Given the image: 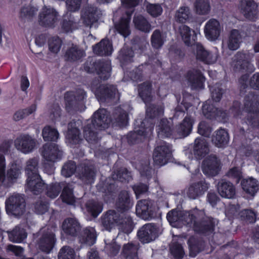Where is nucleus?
I'll return each instance as SVG.
<instances>
[{"mask_svg":"<svg viewBox=\"0 0 259 259\" xmlns=\"http://www.w3.org/2000/svg\"><path fill=\"white\" fill-rule=\"evenodd\" d=\"M166 218L172 227H179L184 224L204 235L212 233L218 224L217 220L206 216L203 210L197 208L188 211L172 209L167 213Z\"/></svg>","mask_w":259,"mask_h":259,"instance_id":"nucleus-1","label":"nucleus"},{"mask_svg":"<svg viewBox=\"0 0 259 259\" xmlns=\"http://www.w3.org/2000/svg\"><path fill=\"white\" fill-rule=\"evenodd\" d=\"M130 176L125 169H121L112 176V179L109 178L107 179L104 183L99 185V189L100 191L105 194V196H112V194L116 191V183L114 180L120 182L129 181Z\"/></svg>","mask_w":259,"mask_h":259,"instance_id":"nucleus-2","label":"nucleus"},{"mask_svg":"<svg viewBox=\"0 0 259 259\" xmlns=\"http://www.w3.org/2000/svg\"><path fill=\"white\" fill-rule=\"evenodd\" d=\"M38 237L37 245L42 251L49 253L54 248L56 242L54 231L52 228L44 227L36 234Z\"/></svg>","mask_w":259,"mask_h":259,"instance_id":"nucleus-3","label":"nucleus"},{"mask_svg":"<svg viewBox=\"0 0 259 259\" xmlns=\"http://www.w3.org/2000/svg\"><path fill=\"white\" fill-rule=\"evenodd\" d=\"M26 203L24 197L19 194H13L5 201V209L9 215H22L25 211Z\"/></svg>","mask_w":259,"mask_h":259,"instance_id":"nucleus-4","label":"nucleus"},{"mask_svg":"<svg viewBox=\"0 0 259 259\" xmlns=\"http://www.w3.org/2000/svg\"><path fill=\"white\" fill-rule=\"evenodd\" d=\"M257 103L254 97L251 96L245 98L244 109L248 112L246 122L252 128H259V112L257 110Z\"/></svg>","mask_w":259,"mask_h":259,"instance_id":"nucleus-5","label":"nucleus"},{"mask_svg":"<svg viewBox=\"0 0 259 259\" xmlns=\"http://www.w3.org/2000/svg\"><path fill=\"white\" fill-rule=\"evenodd\" d=\"M172 156L170 145L165 142L158 144L153 153V159L154 163L159 166L166 164Z\"/></svg>","mask_w":259,"mask_h":259,"instance_id":"nucleus-6","label":"nucleus"},{"mask_svg":"<svg viewBox=\"0 0 259 259\" xmlns=\"http://www.w3.org/2000/svg\"><path fill=\"white\" fill-rule=\"evenodd\" d=\"M92 90L98 100L101 102L108 101L113 99H118L119 98L117 89L113 85L100 84L97 88L93 84Z\"/></svg>","mask_w":259,"mask_h":259,"instance_id":"nucleus-7","label":"nucleus"},{"mask_svg":"<svg viewBox=\"0 0 259 259\" xmlns=\"http://www.w3.org/2000/svg\"><path fill=\"white\" fill-rule=\"evenodd\" d=\"M96 70L99 77L103 79H107L110 76L111 65L108 61L99 60L93 64L87 62L84 65V69L89 73Z\"/></svg>","mask_w":259,"mask_h":259,"instance_id":"nucleus-8","label":"nucleus"},{"mask_svg":"<svg viewBox=\"0 0 259 259\" xmlns=\"http://www.w3.org/2000/svg\"><path fill=\"white\" fill-rule=\"evenodd\" d=\"M233 63V69L236 72H252L255 69L249 58V55L243 52H238L235 55Z\"/></svg>","mask_w":259,"mask_h":259,"instance_id":"nucleus-9","label":"nucleus"},{"mask_svg":"<svg viewBox=\"0 0 259 259\" xmlns=\"http://www.w3.org/2000/svg\"><path fill=\"white\" fill-rule=\"evenodd\" d=\"M136 212L137 215L143 220H151L155 217L154 202L150 199L138 201L136 205Z\"/></svg>","mask_w":259,"mask_h":259,"instance_id":"nucleus-10","label":"nucleus"},{"mask_svg":"<svg viewBox=\"0 0 259 259\" xmlns=\"http://www.w3.org/2000/svg\"><path fill=\"white\" fill-rule=\"evenodd\" d=\"M62 155V150L56 144H46L42 147L41 155L45 160L48 162L54 163L61 159Z\"/></svg>","mask_w":259,"mask_h":259,"instance_id":"nucleus-11","label":"nucleus"},{"mask_svg":"<svg viewBox=\"0 0 259 259\" xmlns=\"http://www.w3.org/2000/svg\"><path fill=\"white\" fill-rule=\"evenodd\" d=\"M101 15V12L97 8L88 5L82 10L81 18L85 26L91 27L98 21Z\"/></svg>","mask_w":259,"mask_h":259,"instance_id":"nucleus-12","label":"nucleus"},{"mask_svg":"<svg viewBox=\"0 0 259 259\" xmlns=\"http://www.w3.org/2000/svg\"><path fill=\"white\" fill-rule=\"evenodd\" d=\"M15 146L17 150L24 154L31 152L36 146V141L28 135H22L15 141Z\"/></svg>","mask_w":259,"mask_h":259,"instance_id":"nucleus-13","label":"nucleus"},{"mask_svg":"<svg viewBox=\"0 0 259 259\" xmlns=\"http://www.w3.org/2000/svg\"><path fill=\"white\" fill-rule=\"evenodd\" d=\"M137 236L139 240L144 243L154 240L157 237L156 226L151 223L144 225L138 230Z\"/></svg>","mask_w":259,"mask_h":259,"instance_id":"nucleus-14","label":"nucleus"},{"mask_svg":"<svg viewBox=\"0 0 259 259\" xmlns=\"http://www.w3.org/2000/svg\"><path fill=\"white\" fill-rule=\"evenodd\" d=\"M89 121L97 126L99 130H103L109 126L111 120L109 117L108 112L106 109H99L95 112L92 119Z\"/></svg>","mask_w":259,"mask_h":259,"instance_id":"nucleus-15","label":"nucleus"},{"mask_svg":"<svg viewBox=\"0 0 259 259\" xmlns=\"http://www.w3.org/2000/svg\"><path fill=\"white\" fill-rule=\"evenodd\" d=\"M196 51V56L197 60H200L206 64H213L218 59L217 52L212 53L205 50L199 43H196L193 46Z\"/></svg>","mask_w":259,"mask_h":259,"instance_id":"nucleus-16","label":"nucleus"},{"mask_svg":"<svg viewBox=\"0 0 259 259\" xmlns=\"http://www.w3.org/2000/svg\"><path fill=\"white\" fill-rule=\"evenodd\" d=\"M221 30L220 22L215 19H211L208 21L204 29L206 37L211 41H214L219 38Z\"/></svg>","mask_w":259,"mask_h":259,"instance_id":"nucleus-17","label":"nucleus"},{"mask_svg":"<svg viewBox=\"0 0 259 259\" xmlns=\"http://www.w3.org/2000/svg\"><path fill=\"white\" fill-rule=\"evenodd\" d=\"M204 174L208 176H215L220 170V161L215 155H210L203 162Z\"/></svg>","mask_w":259,"mask_h":259,"instance_id":"nucleus-18","label":"nucleus"},{"mask_svg":"<svg viewBox=\"0 0 259 259\" xmlns=\"http://www.w3.org/2000/svg\"><path fill=\"white\" fill-rule=\"evenodd\" d=\"M239 8L246 18L253 20L257 13L258 5L254 0H241Z\"/></svg>","mask_w":259,"mask_h":259,"instance_id":"nucleus-19","label":"nucleus"},{"mask_svg":"<svg viewBox=\"0 0 259 259\" xmlns=\"http://www.w3.org/2000/svg\"><path fill=\"white\" fill-rule=\"evenodd\" d=\"M242 42V35L238 29H232L230 31L228 38L223 42V47L226 46L231 51H236L240 47Z\"/></svg>","mask_w":259,"mask_h":259,"instance_id":"nucleus-20","label":"nucleus"},{"mask_svg":"<svg viewBox=\"0 0 259 259\" xmlns=\"http://www.w3.org/2000/svg\"><path fill=\"white\" fill-rule=\"evenodd\" d=\"M194 122V120L191 116H186L176 126L174 135L177 138H184L188 136L191 132Z\"/></svg>","mask_w":259,"mask_h":259,"instance_id":"nucleus-21","label":"nucleus"},{"mask_svg":"<svg viewBox=\"0 0 259 259\" xmlns=\"http://www.w3.org/2000/svg\"><path fill=\"white\" fill-rule=\"evenodd\" d=\"M62 229L66 235L75 237L80 232L81 226L76 218H67L63 222Z\"/></svg>","mask_w":259,"mask_h":259,"instance_id":"nucleus-22","label":"nucleus"},{"mask_svg":"<svg viewBox=\"0 0 259 259\" xmlns=\"http://www.w3.org/2000/svg\"><path fill=\"white\" fill-rule=\"evenodd\" d=\"M209 188V184L205 180H201L198 182L192 183L187 189V196L192 199H195L206 192Z\"/></svg>","mask_w":259,"mask_h":259,"instance_id":"nucleus-23","label":"nucleus"},{"mask_svg":"<svg viewBox=\"0 0 259 259\" xmlns=\"http://www.w3.org/2000/svg\"><path fill=\"white\" fill-rule=\"evenodd\" d=\"M77 175L79 178L85 184H91L94 182L96 171L92 165L80 164L77 168Z\"/></svg>","mask_w":259,"mask_h":259,"instance_id":"nucleus-24","label":"nucleus"},{"mask_svg":"<svg viewBox=\"0 0 259 259\" xmlns=\"http://www.w3.org/2000/svg\"><path fill=\"white\" fill-rule=\"evenodd\" d=\"M186 77L192 89L203 88L205 78L200 70L196 69L189 70Z\"/></svg>","mask_w":259,"mask_h":259,"instance_id":"nucleus-25","label":"nucleus"},{"mask_svg":"<svg viewBox=\"0 0 259 259\" xmlns=\"http://www.w3.org/2000/svg\"><path fill=\"white\" fill-rule=\"evenodd\" d=\"M39 17L41 25L51 26L57 20V13L53 8L45 7L42 9Z\"/></svg>","mask_w":259,"mask_h":259,"instance_id":"nucleus-26","label":"nucleus"},{"mask_svg":"<svg viewBox=\"0 0 259 259\" xmlns=\"http://www.w3.org/2000/svg\"><path fill=\"white\" fill-rule=\"evenodd\" d=\"M45 184L41 179L40 175L31 176L27 178L26 189L32 192L34 194H38L45 188Z\"/></svg>","mask_w":259,"mask_h":259,"instance_id":"nucleus-27","label":"nucleus"},{"mask_svg":"<svg viewBox=\"0 0 259 259\" xmlns=\"http://www.w3.org/2000/svg\"><path fill=\"white\" fill-rule=\"evenodd\" d=\"M120 214L114 210H109L101 219L103 227L107 230L110 231L115 225L118 226Z\"/></svg>","mask_w":259,"mask_h":259,"instance_id":"nucleus-28","label":"nucleus"},{"mask_svg":"<svg viewBox=\"0 0 259 259\" xmlns=\"http://www.w3.org/2000/svg\"><path fill=\"white\" fill-rule=\"evenodd\" d=\"M133 12V10L126 12V15L122 17L118 23L115 24L116 30L124 37H127L131 34L130 22Z\"/></svg>","mask_w":259,"mask_h":259,"instance_id":"nucleus-29","label":"nucleus"},{"mask_svg":"<svg viewBox=\"0 0 259 259\" xmlns=\"http://www.w3.org/2000/svg\"><path fill=\"white\" fill-rule=\"evenodd\" d=\"M84 55L85 53L82 49L76 45L71 44L66 48L64 58L67 61L74 62L80 60Z\"/></svg>","mask_w":259,"mask_h":259,"instance_id":"nucleus-30","label":"nucleus"},{"mask_svg":"<svg viewBox=\"0 0 259 259\" xmlns=\"http://www.w3.org/2000/svg\"><path fill=\"white\" fill-rule=\"evenodd\" d=\"M209 152L208 145L206 141L202 138L195 139L193 146V152L197 159L204 157Z\"/></svg>","mask_w":259,"mask_h":259,"instance_id":"nucleus-31","label":"nucleus"},{"mask_svg":"<svg viewBox=\"0 0 259 259\" xmlns=\"http://www.w3.org/2000/svg\"><path fill=\"white\" fill-rule=\"evenodd\" d=\"M85 97V93L81 89H78L75 92H67L64 96L66 105L70 107L75 106L78 102L83 101Z\"/></svg>","mask_w":259,"mask_h":259,"instance_id":"nucleus-32","label":"nucleus"},{"mask_svg":"<svg viewBox=\"0 0 259 259\" xmlns=\"http://www.w3.org/2000/svg\"><path fill=\"white\" fill-rule=\"evenodd\" d=\"M218 191L222 197L229 199L233 198L236 193L233 184L225 180H221L218 183Z\"/></svg>","mask_w":259,"mask_h":259,"instance_id":"nucleus-33","label":"nucleus"},{"mask_svg":"<svg viewBox=\"0 0 259 259\" xmlns=\"http://www.w3.org/2000/svg\"><path fill=\"white\" fill-rule=\"evenodd\" d=\"M97 130H99L98 128L93 125V123L90 122L89 120L87 121L83 127V135L84 138L89 143L95 144L99 141Z\"/></svg>","mask_w":259,"mask_h":259,"instance_id":"nucleus-34","label":"nucleus"},{"mask_svg":"<svg viewBox=\"0 0 259 259\" xmlns=\"http://www.w3.org/2000/svg\"><path fill=\"white\" fill-rule=\"evenodd\" d=\"M153 127L154 125L152 124L144 130L142 129L130 132L127 137L128 142L130 144H133L141 141L143 138H144L151 134Z\"/></svg>","mask_w":259,"mask_h":259,"instance_id":"nucleus-35","label":"nucleus"},{"mask_svg":"<svg viewBox=\"0 0 259 259\" xmlns=\"http://www.w3.org/2000/svg\"><path fill=\"white\" fill-rule=\"evenodd\" d=\"M38 157H33L28 159L25 162L24 171L27 177L39 175Z\"/></svg>","mask_w":259,"mask_h":259,"instance_id":"nucleus-36","label":"nucleus"},{"mask_svg":"<svg viewBox=\"0 0 259 259\" xmlns=\"http://www.w3.org/2000/svg\"><path fill=\"white\" fill-rule=\"evenodd\" d=\"M139 249V243L138 242H128L123 246L121 254L126 259H138Z\"/></svg>","mask_w":259,"mask_h":259,"instance_id":"nucleus-37","label":"nucleus"},{"mask_svg":"<svg viewBox=\"0 0 259 259\" xmlns=\"http://www.w3.org/2000/svg\"><path fill=\"white\" fill-rule=\"evenodd\" d=\"M241 184L243 190L251 196H254L259 190L258 181L252 177L242 180Z\"/></svg>","mask_w":259,"mask_h":259,"instance_id":"nucleus-38","label":"nucleus"},{"mask_svg":"<svg viewBox=\"0 0 259 259\" xmlns=\"http://www.w3.org/2000/svg\"><path fill=\"white\" fill-rule=\"evenodd\" d=\"M229 140L228 133L222 128L215 131L212 137V143L219 148L225 147L228 143Z\"/></svg>","mask_w":259,"mask_h":259,"instance_id":"nucleus-39","label":"nucleus"},{"mask_svg":"<svg viewBox=\"0 0 259 259\" xmlns=\"http://www.w3.org/2000/svg\"><path fill=\"white\" fill-rule=\"evenodd\" d=\"M93 50L94 53L98 55L109 56L111 54L113 49L109 40L103 39L93 47Z\"/></svg>","mask_w":259,"mask_h":259,"instance_id":"nucleus-40","label":"nucleus"},{"mask_svg":"<svg viewBox=\"0 0 259 259\" xmlns=\"http://www.w3.org/2000/svg\"><path fill=\"white\" fill-rule=\"evenodd\" d=\"M133 22L135 28L142 32L149 33L152 29L151 24L141 15L134 16Z\"/></svg>","mask_w":259,"mask_h":259,"instance_id":"nucleus-41","label":"nucleus"},{"mask_svg":"<svg viewBox=\"0 0 259 259\" xmlns=\"http://www.w3.org/2000/svg\"><path fill=\"white\" fill-rule=\"evenodd\" d=\"M96 237V231L92 227H88L83 229L79 236L81 243H85L89 246H91L95 243Z\"/></svg>","mask_w":259,"mask_h":259,"instance_id":"nucleus-42","label":"nucleus"},{"mask_svg":"<svg viewBox=\"0 0 259 259\" xmlns=\"http://www.w3.org/2000/svg\"><path fill=\"white\" fill-rule=\"evenodd\" d=\"M151 87L150 82H145L139 85V95L146 104L151 102L153 99Z\"/></svg>","mask_w":259,"mask_h":259,"instance_id":"nucleus-43","label":"nucleus"},{"mask_svg":"<svg viewBox=\"0 0 259 259\" xmlns=\"http://www.w3.org/2000/svg\"><path fill=\"white\" fill-rule=\"evenodd\" d=\"M194 12L198 15L204 16L208 14L211 10L209 0H195L193 4Z\"/></svg>","mask_w":259,"mask_h":259,"instance_id":"nucleus-44","label":"nucleus"},{"mask_svg":"<svg viewBox=\"0 0 259 259\" xmlns=\"http://www.w3.org/2000/svg\"><path fill=\"white\" fill-rule=\"evenodd\" d=\"M171 127V122L166 119H162L157 128L158 136L161 138L170 137L174 133Z\"/></svg>","mask_w":259,"mask_h":259,"instance_id":"nucleus-45","label":"nucleus"},{"mask_svg":"<svg viewBox=\"0 0 259 259\" xmlns=\"http://www.w3.org/2000/svg\"><path fill=\"white\" fill-rule=\"evenodd\" d=\"M111 121L118 126L122 127L125 126L128 122L127 114L126 112L120 107L116 108L113 113Z\"/></svg>","mask_w":259,"mask_h":259,"instance_id":"nucleus-46","label":"nucleus"},{"mask_svg":"<svg viewBox=\"0 0 259 259\" xmlns=\"http://www.w3.org/2000/svg\"><path fill=\"white\" fill-rule=\"evenodd\" d=\"M116 204L117 207L123 211L128 210L132 207V203L127 191H123L120 193Z\"/></svg>","mask_w":259,"mask_h":259,"instance_id":"nucleus-47","label":"nucleus"},{"mask_svg":"<svg viewBox=\"0 0 259 259\" xmlns=\"http://www.w3.org/2000/svg\"><path fill=\"white\" fill-rule=\"evenodd\" d=\"M188 244L190 249V255L191 256H195L197 253L203 249L204 247V242L202 240L193 236L189 239Z\"/></svg>","mask_w":259,"mask_h":259,"instance_id":"nucleus-48","label":"nucleus"},{"mask_svg":"<svg viewBox=\"0 0 259 259\" xmlns=\"http://www.w3.org/2000/svg\"><path fill=\"white\" fill-rule=\"evenodd\" d=\"M9 238L12 242L20 243L22 242L27 237L24 229L16 226L11 231L8 232Z\"/></svg>","mask_w":259,"mask_h":259,"instance_id":"nucleus-49","label":"nucleus"},{"mask_svg":"<svg viewBox=\"0 0 259 259\" xmlns=\"http://www.w3.org/2000/svg\"><path fill=\"white\" fill-rule=\"evenodd\" d=\"M118 226L119 229L123 232L128 234L133 231L134 228V224L131 217L124 214L121 215L120 214Z\"/></svg>","mask_w":259,"mask_h":259,"instance_id":"nucleus-50","label":"nucleus"},{"mask_svg":"<svg viewBox=\"0 0 259 259\" xmlns=\"http://www.w3.org/2000/svg\"><path fill=\"white\" fill-rule=\"evenodd\" d=\"M191 16L190 9L188 6H182L178 9L175 14L174 18L177 22L185 23Z\"/></svg>","mask_w":259,"mask_h":259,"instance_id":"nucleus-51","label":"nucleus"},{"mask_svg":"<svg viewBox=\"0 0 259 259\" xmlns=\"http://www.w3.org/2000/svg\"><path fill=\"white\" fill-rule=\"evenodd\" d=\"M77 19H75L74 17L70 14H67L64 16L62 22V28L66 32L72 31L73 30L77 28Z\"/></svg>","mask_w":259,"mask_h":259,"instance_id":"nucleus-52","label":"nucleus"},{"mask_svg":"<svg viewBox=\"0 0 259 259\" xmlns=\"http://www.w3.org/2000/svg\"><path fill=\"white\" fill-rule=\"evenodd\" d=\"M75 122H71L68 124V130L66 136L67 139L70 143L73 144H76L80 140V133L79 130L76 127H74Z\"/></svg>","mask_w":259,"mask_h":259,"instance_id":"nucleus-53","label":"nucleus"},{"mask_svg":"<svg viewBox=\"0 0 259 259\" xmlns=\"http://www.w3.org/2000/svg\"><path fill=\"white\" fill-rule=\"evenodd\" d=\"M134 57V51L132 49L127 47H123L121 49L118 55V58L123 65L133 62Z\"/></svg>","mask_w":259,"mask_h":259,"instance_id":"nucleus-54","label":"nucleus"},{"mask_svg":"<svg viewBox=\"0 0 259 259\" xmlns=\"http://www.w3.org/2000/svg\"><path fill=\"white\" fill-rule=\"evenodd\" d=\"M164 108L162 105L151 104L147 106L146 109V118L153 119L162 115Z\"/></svg>","mask_w":259,"mask_h":259,"instance_id":"nucleus-55","label":"nucleus"},{"mask_svg":"<svg viewBox=\"0 0 259 259\" xmlns=\"http://www.w3.org/2000/svg\"><path fill=\"white\" fill-rule=\"evenodd\" d=\"M165 41V36L159 29L155 30L151 37L152 47L155 49L160 48Z\"/></svg>","mask_w":259,"mask_h":259,"instance_id":"nucleus-56","label":"nucleus"},{"mask_svg":"<svg viewBox=\"0 0 259 259\" xmlns=\"http://www.w3.org/2000/svg\"><path fill=\"white\" fill-rule=\"evenodd\" d=\"M42 136L45 141H55L59 134L57 130L50 126H46L42 131Z\"/></svg>","mask_w":259,"mask_h":259,"instance_id":"nucleus-57","label":"nucleus"},{"mask_svg":"<svg viewBox=\"0 0 259 259\" xmlns=\"http://www.w3.org/2000/svg\"><path fill=\"white\" fill-rule=\"evenodd\" d=\"M37 9L31 6L23 7L20 12V18L24 22L31 20L36 15Z\"/></svg>","mask_w":259,"mask_h":259,"instance_id":"nucleus-58","label":"nucleus"},{"mask_svg":"<svg viewBox=\"0 0 259 259\" xmlns=\"http://www.w3.org/2000/svg\"><path fill=\"white\" fill-rule=\"evenodd\" d=\"M71 185L67 184L64 187L61 195L63 202L71 205L73 204L75 201Z\"/></svg>","mask_w":259,"mask_h":259,"instance_id":"nucleus-59","label":"nucleus"},{"mask_svg":"<svg viewBox=\"0 0 259 259\" xmlns=\"http://www.w3.org/2000/svg\"><path fill=\"white\" fill-rule=\"evenodd\" d=\"M86 208L94 217H96L102 211V203L94 200H89L86 203Z\"/></svg>","mask_w":259,"mask_h":259,"instance_id":"nucleus-60","label":"nucleus"},{"mask_svg":"<svg viewBox=\"0 0 259 259\" xmlns=\"http://www.w3.org/2000/svg\"><path fill=\"white\" fill-rule=\"evenodd\" d=\"M218 109L211 103V101L208 100L202 106V112L207 118L211 119L215 117Z\"/></svg>","mask_w":259,"mask_h":259,"instance_id":"nucleus-61","label":"nucleus"},{"mask_svg":"<svg viewBox=\"0 0 259 259\" xmlns=\"http://www.w3.org/2000/svg\"><path fill=\"white\" fill-rule=\"evenodd\" d=\"M35 105H32L29 108L26 109L19 110L14 113L13 115V119L15 121H19L32 113L35 111Z\"/></svg>","mask_w":259,"mask_h":259,"instance_id":"nucleus-62","label":"nucleus"},{"mask_svg":"<svg viewBox=\"0 0 259 259\" xmlns=\"http://www.w3.org/2000/svg\"><path fill=\"white\" fill-rule=\"evenodd\" d=\"M146 8L148 13L153 17L160 16L163 11L161 5L159 4L148 3Z\"/></svg>","mask_w":259,"mask_h":259,"instance_id":"nucleus-63","label":"nucleus"},{"mask_svg":"<svg viewBox=\"0 0 259 259\" xmlns=\"http://www.w3.org/2000/svg\"><path fill=\"white\" fill-rule=\"evenodd\" d=\"M75 252L74 250L68 246H64L60 250L58 259H74Z\"/></svg>","mask_w":259,"mask_h":259,"instance_id":"nucleus-64","label":"nucleus"}]
</instances>
